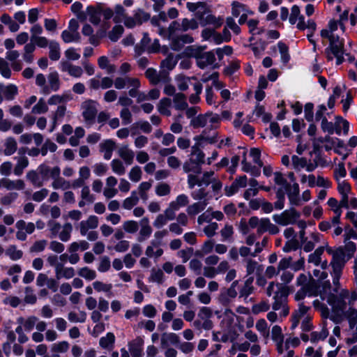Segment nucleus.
<instances>
[{"mask_svg":"<svg viewBox=\"0 0 357 357\" xmlns=\"http://www.w3.org/2000/svg\"><path fill=\"white\" fill-rule=\"evenodd\" d=\"M322 300H326L331 306L333 312L339 318L344 317L349 323L347 329V344L357 342V310L353 307L350 300V293L342 289L337 295L321 294Z\"/></svg>","mask_w":357,"mask_h":357,"instance_id":"1","label":"nucleus"},{"mask_svg":"<svg viewBox=\"0 0 357 357\" xmlns=\"http://www.w3.org/2000/svg\"><path fill=\"white\" fill-rule=\"evenodd\" d=\"M274 183L277 201L274 203V206L278 210H282L284 207L285 195H287L289 204L291 207L301 206V199L300 195L299 185L297 183L289 184L282 173L276 172L273 174Z\"/></svg>","mask_w":357,"mask_h":357,"instance_id":"2","label":"nucleus"},{"mask_svg":"<svg viewBox=\"0 0 357 357\" xmlns=\"http://www.w3.org/2000/svg\"><path fill=\"white\" fill-rule=\"evenodd\" d=\"M176 26H179V22L174 21L170 24L168 28V33L160 27H158V32L160 36L165 38L167 37L168 40L171 41L170 46L172 50L178 51L180 50L185 44L192 43L193 38L188 34L175 36L174 32Z\"/></svg>","mask_w":357,"mask_h":357,"instance_id":"3","label":"nucleus"},{"mask_svg":"<svg viewBox=\"0 0 357 357\" xmlns=\"http://www.w3.org/2000/svg\"><path fill=\"white\" fill-rule=\"evenodd\" d=\"M266 294L269 297L273 296L274 302L272 304V308L278 311L286 303L289 288L283 284L271 282L266 289Z\"/></svg>","mask_w":357,"mask_h":357,"instance_id":"4","label":"nucleus"},{"mask_svg":"<svg viewBox=\"0 0 357 357\" xmlns=\"http://www.w3.org/2000/svg\"><path fill=\"white\" fill-rule=\"evenodd\" d=\"M327 39L329 40V45L326 48L325 52L328 60L332 61L335 59V63L337 65L341 64L344 61V55L343 39H341L339 36H331V38Z\"/></svg>","mask_w":357,"mask_h":357,"instance_id":"5","label":"nucleus"},{"mask_svg":"<svg viewBox=\"0 0 357 357\" xmlns=\"http://www.w3.org/2000/svg\"><path fill=\"white\" fill-rule=\"evenodd\" d=\"M98 218L91 215L85 220H82L79 224V232L82 236H86L91 241H96L98 237L97 231H93L98 226Z\"/></svg>","mask_w":357,"mask_h":357,"instance_id":"6","label":"nucleus"},{"mask_svg":"<svg viewBox=\"0 0 357 357\" xmlns=\"http://www.w3.org/2000/svg\"><path fill=\"white\" fill-rule=\"evenodd\" d=\"M99 104L93 100H86L81 104L82 115L85 123L91 126L95 123Z\"/></svg>","mask_w":357,"mask_h":357,"instance_id":"7","label":"nucleus"},{"mask_svg":"<svg viewBox=\"0 0 357 357\" xmlns=\"http://www.w3.org/2000/svg\"><path fill=\"white\" fill-rule=\"evenodd\" d=\"M326 251L333 257L331 261L333 271H335L336 274L342 273V270L348 260L343 248L340 247L336 250H333L332 248L328 247Z\"/></svg>","mask_w":357,"mask_h":357,"instance_id":"8","label":"nucleus"},{"mask_svg":"<svg viewBox=\"0 0 357 357\" xmlns=\"http://www.w3.org/2000/svg\"><path fill=\"white\" fill-rule=\"evenodd\" d=\"M300 216V213L294 208L291 207L289 209L284 210L280 214L273 215V220L278 225L287 226L288 225L294 224Z\"/></svg>","mask_w":357,"mask_h":357,"instance_id":"9","label":"nucleus"},{"mask_svg":"<svg viewBox=\"0 0 357 357\" xmlns=\"http://www.w3.org/2000/svg\"><path fill=\"white\" fill-rule=\"evenodd\" d=\"M79 24L77 20L71 19L68 28L62 31L61 37L65 43H79L80 34L78 31Z\"/></svg>","mask_w":357,"mask_h":357,"instance_id":"10","label":"nucleus"},{"mask_svg":"<svg viewBox=\"0 0 357 357\" xmlns=\"http://www.w3.org/2000/svg\"><path fill=\"white\" fill-rule=\"evenodd\" d=\"M214 178V172L209 171L203 173L201 177L193 174L188 175V186L190 189H193L195 185L199 187H206L211 184Z\"/></svg>","mask_w":357,"mask_h":357,"instance_id":"11","label":"nucleus"},{"mask_svg":"<svg viewBox=\"0 0 357 357\" xmlns=\"http://www.w3.org/2000/svg\"><path fill=\"white\" fill-rule=\"evenodd\" d=\"M231 14L234 17H238L239 24H243L247 21L248 15L254 14L246 5L238 1H234L231 3Z\"/></svg>","mask_w":357,"mask_h":357,"instance_id":"12","label":"nucleus"},{"mask_svg":"<svg viewBox=\"0 0 357 357\" xmlns=\"http://www.w3.org/2000/svg\"><path fill=\"white\" fill-rule=\"evenodd\" d=\"M203 137L202 135H197L194 137L193 139L195 142V144L191 146V151L190 155V159L192 161L200 164L201 165L204 163V153L199 149L202 146V140Z\"/></svg>","mask_w":357,"mask_h":357,"instance_id":"13","label":"nucleus"},{"mask_svg":"<svg viewBox=\"0 0 357 357\" xmlns=\"http://www.w3.org/2000/svg\"><path fill=\"white\" fill-rule=\"evenodd\" d=\"M60 174L61 169L59 167H54V169L52 171V178L53 179L52 187L54 190H66L71 187L70 182L60 176Z\"/></svg>","mask_w":357,"mask_h":357,"instance_id":"14","label":"nucleus"},{"mask_svg":"<svg viewBox=\"0 0 357 357\" xmlns=\"http://www.w3.org/2000/svg\"><path fill=\"white\" fill-rule=\"evenodd\" d=\"M344 246L342 248L346 252L347 259H349L354 255L356 250V243L351 240H357V234L353 229H349L344 234Z\"/></svg>","mask_w":357,"mask_h":357,"instance_id":"15","label":"nucleus"},{"mask_svg":"<svg viewBox=\"0 0 357 357\" xmlns=\"http://www.w3.org/2000/svg\"><path fill=\"white\" fill-rule=\"evenodd\" d=\"M197 65L202 69L208 66H212L213 68L217 67L215 54L213 52H206L200 53L195 56Z\"/></svg>","mask_w":357,"mask_h":357,"instance_id":"16","label":"nucleus"},{"mask_svg":"<svg viewBox=\"0 0 357 357\" xmlns=\"http://www.w3.org/2000/svg\"><path fill=\"white\" fill-rule=\"evenodd\" d=\"M247 183L248 178L246 176L243 175L236 177L231 185L225 187V195L227 197L232 196L236 193L239 189L245 188L247 185Z\"/></svg>","mask_w":357,"mask_h":357,"instance_id":"17","label":"nucleus"},{"mask_svg":"<svg viewBox=\"0 0 357 357\" xmlns=\"http://www.w3.org/2000/svg\"><path fill=\"white\" fill-rule=\"evenodd\" d=\"M271 336L273 341L275 342L278 352L282 355L284 335L282 333V328L278 325H274L271 331Z\"/></svg>","mask_w":357,"mask_h":357,"instance_id":"18","label":"nucleus"},{"mask_svg":"<svg viewBox=\"0 0 357 357\" xmlns=\"http://www.w3.org/2000/svg\"><path fill=\"white\" fill-rule=\"evenodd\" d=\"M163 249L160 246V242L151 241L146 247L145 255L149 258L153 259L155 261L163 255Z\"/></svg>","mask_w":357,"mask_h":357,"instance_id":"19","label":"nucleus"},{"mask_svg":"<svg viewBox=\"0 0 357 357\" xmlns=\"http://www.w3.org/2000/svg\"><path fill=\"white\" fill-rule=\"evenodd\" d=\"M114 85L116 89L121 90L126 86L139 87L140 82L139 80L135 77H118L114 79Z\"/></svg>","mask_w":357,"mask_h":357,"instance_id":"20","label":"nucleus"},{"mask_svg":"<svg viewBox=\"0 0 357 357\" xmlns=\"http://www.w3.org/2000/svg\"><path fill=\"white\" fill-rule=\"evenodd\" d=\"M340 26L342 32L344 31V26L342 22H338L334 20L329 21L328 27L321 31V36L324 38H331V36H338L335 34V31L337 30L338 26Z\"/></svg>","mask_w":357,"mask_h":357,"instance_id":"21","label":"nucleus"},{"mask_svg":"<svg viewBox=\"0 0 357 357\" xmlns=\"http://www.w3.org/2000/svg\"><path fill=\"white\" fill-rule=\"evenodd\" d=\"M337 182V191L341 196V206H347L348 202V196L351 192V187L350 184L344 180H341Z\"/></svg>","mask_w":357,"mask_h":357,"instance_id":"22","label":"nucleus"},{"mask_svg":"<svg viewBox=\"0 0 357 357\" xmlns=\"http://www.w3.org/2000/svg\"><path fill=\"white\" fill-rule=\"evenodd\" d=\"M80 198L81 199L78 203L79 208H82L86 204H92L96 199L95 195L91 193L90 188L88 185L81 189Z\"/></svg>","mask_w":357,"mask_h":357,"instance_id":"23","label":"nucleus"},{"mask_svg":"<svg viewBox=\"0 0 357 357\" xmlns=\"http://www.w3.org/2000/svg\"><path fill=\"white\" fill-rule=\"evenodd\" d=\"M140 225L141 229L139 230L138 241L139 242H142L150 237L152 233V228L149 225V220L148 218H143L140 221Z\"/></svg>","mask_w":357,"mask_h":357,"instance_id":"24","label":"nucleus"},{"mask_svg":"<svg viewBox=\"0 0 357 357\" xmlns=\"http://www.w3.org/2000/svg\"><path fill=\"white\" fill-rule=\"evenodd\" d=\"M247 153L248 151L243 150V159L241 162L242 171L250 174L253 176H258L260 175L261 171L260 167L258 168L252 166L250 163L247 161Z\"/></svg>","mask_w":357,"mask_h":357,"instance_id":"25","label":"nucleus"},{"mask_svg":"<svg viewBox=\"0 0 357 357\" xmlns=\"http://www.w3.org/2000/svg\"><path fill=\"white\" fill-rule=\"evenodd\" d=\"M72 99L69 92H64L62 94H54L49 98L47 104L49 105H61Z\"/></svg>","mask_w":357,"mask_h":357,"instance_id":"26","label":"nucleus"},{"mask_svg":"<svg viewBox=\"0 0 357 357\" xmlns=\"http://www.w3.org/2000/svg\"><path fill=\"white\" fill-rule=\"evenodd\" d=\"M118 154L127 165L133 162L135 153L128 145L121 146L118 150Z\"/></svg>","mask_w":357,"mask_h":357,"instance_id":"27","label":"nucleus"},{"mask_svg":"<svg viewBox=\"0 0 357 357\" xmlns=\"http://www.w3.org/2000/svg\"><path fill=\"white\" fill-rule=\"evenodd\" d=\"M86 14L88 16L89 20L93 25H98L100 24L101 17L100 6H98L97 8L93 6L87 7L86 10Z\"/></svg>","mask_w":357,"mask_h":357,"instance_id":"28","label":"nucleus"},{"mask_svg":"<svg viewBox=\"0 0 357 357\" xmlns=\"http://www.w3.org/2000/svg\"><path fill=\"white\" fill-rule=\"evenodd\" d=\"M208 202L207 199L203 201H198L195 202L187 207L186 212L190 216H195L199 213L204 211Z\"/></svg>","mask_w":357,"mask_h":357,"instance_id":"29","label":"nucleus"},{"mask_svg":"<svg viewBox=\"0 0 357 357\" xmlns=\"http://www.w3.org/2000/svg\"><path fill=\"white\" fill-rule=\"evenodd\" d=\"M55 275L58 280L61 278H66L68 280L75 276V272L73 267H65L61 264L57 266Z\"/></svg>","mask_w":357,"mask_h":357,"instance_id":"30","label":"nucleus"},{"mask_svg":"<svg viewBox=\"0 0 357 357\" xmlns=\"http://www.w3.org/2000/svg\"><path fill=\"white\" fill-rule=\"evenodd\" d=\"M14 159L17 161L16 165L14 167V174L16 176H21L29 164V159L24 155L16 156Z\"/></svg>","mask_w":357,"mask_h":357,"instance_id":"31","label":"nucleus"},{"mask_svg":"<svg viewBox=\"0 0 357 357\" xmlns=\"http://www.w3.org/2000/svg\"><path fill=\"white\" fill-rule=\"evenodd\" d=\"M1 182V186L4 187L8 190H21L25 188V183L21 179L13 181L8 178H3Z\"/></svg>","mask_w":357,"mask_h":357,"instance_id":"32","label":"nucleus"},{"mask_svg":"<svg viewBox=\"0 0 357 357\" xmlns=\"http://www.w3.org/2000/svg\"><path fill=\"white\" fill-rule=\"evenodd\" d=\"M309 307L305 306L303 303H300L298 305V308L296 310L292 315V325L291 328H296L300 320L303 319L305 317V314L308 310Z\"/></svg>","mask_w":357,"mask_h":357,"instance_id":"33","label":"nucleus"},{"mask_svg":"<svg viewBox=\"0 0 357 357\" xmlns=\"http://www.w3.org/2000/svg\"><path fill=\"white\" fill-rule=\"evenodd\" d=\"M128 349L132 357H142L143 351V341L137 339L128 343Z\"/></svg>","mask_w":357,"mask_h":357,"instance_id":"34","label":"nucleus"},{"mask_svg":"<svg viewBox=\"0 0 357 357\" xmlns=\"http://www.w3.org/2000/svg\"><path fill=\"white\" fill-rule=\"evenodd\" d=\"M115 142L112 139H107L100 144V150L104 153V158L109 160L115 148Z\"/></svg>","mask_w":357,"mask_h":357,"instance_id":"35","label":"nucleus"},{"mask_svg":"<svg viewBox=\"0 0 357 357\" xmlns=\"http://www.w3.org/2000/svg\"><path fill=\"white\" fill-rule=\"evenodd\" d=\"M179 341V337L176 333H163L161 337V347L162 348H166L170 344L177 345Z\"/></svg>","mask_w":357,"mask_h":357,"instance_id":"36","label":"nucleus"},{"mask_svg":"<svg viewBox=\"0 0 357 357\" xmlns=\"http://www.w3.org/2000/svg\"><path fill=\"white\" fill-rule=\"evenodd\" d=\"M3 153L5 155L9 156L14 154L17 149V143L16 140L12 137H7L4 141Z\"/></svg>","mask_w":357,"mask_h":357,"instance_id":"37","label":"nucleus"},{"mask_svg":"<svg viewBox=\"0 0 357 357\" xmlns=\"http://www.w3.org/2000/svg\"><path fill=\"white\" fill-rule=\"evenodd\" d=\"M40 173L38 171L31 170L26 173V178L28 181H29L31 184L36 187H41L44 184L43 178H42L39 176Z\"/></svg>","mask_w":357,"mask_h":357,"instance_id":"38","label":"nucleus"},{"mask_svg":"<svg viewBox=\"0 0 357 357\" xmlns=\"http://www.w3.org/2000/svg\"><path fill=\"white\" fill-rule=\"evenodd\" d=\"M62 70L67 72L70 76L74 77H80L83 74V70L80 66H74L66 63L63 65Z\"/></svg>","mask_w":357,"mask_h":357,"instance_id":"39","label":"nucleus"},{"mask_svg":"<svg viewBox=\"0 0 357 357\" xmlns=\"http://www.w3.org/2000/svg\"><path fill=\"white\" fill-rule=\"evenodd\" d=\"M183 169L184 172L188 174L192 173L199 174L202 171L201 165L192 161L190 158L184 162Z\"/></svg>","mask_w":357,"mask_h":357,"instance_id":"40","label":"nucleus"},{"mask_svg":"<svg viewBox=\"0 0 357 357\" xmlns=\"http://www.w3.org/2000/svg\"><path fill=\"white\" fill-rule=\"evenodd\" d=\"M0 93H3L8 100H12L17 93V88L14 84L4 86L0 84Z\"/></svg>","mask_w":357,"mask_h":357,"instance_id":"41","label":"nucleus"},{"mask_svg":"<svg viewBox=\"0 0 357 357\" xmlns=\"http://www.w3.org/2000/svg\"><path fill=\"white\" fill-rule=\"evenodd\" d=\"M49 56L52 61H58L61 56V49L58 42L51 40L49 43Z\"/></svg>","mask_w":357,"mask_h":357,"instance_id":"42","label":"nucleus"},{"mask_svg":"<svg viewBox=\"0 0 357 357\" xmlns=\"http://www.w3.org/2000/svg\"><path fill=\"white\" fill-rule=\"evenodd\" d=\"M50 93L52 91H57L60 88V81L57 73H52L47 77Z\"/></svg>","mask_w":357,"mask_h":357,"instance_id":"43","label":"nucleus"},{"mask_svg":"<svg viewBox=\"0 0 357 357\" xmlns=\"http://www.w3.org/2000/svg\"><path fill=\"white\" fill-rule=\"evenodd\" d=\"M36 84L40 87V93L43 95L50 94L49 86L46 84V78L44 75L40 73L36 77Z\"/></svg>","mask_w":357,"mask_h":357,"instance_id":"44","label":"nucleus"},{"mask_svg":"<svg viewBox=\"0 0 357 357\" xmlns=\"http://www.w3.org/2000/svg\"><path fill=\"white\" fill-rule=\"evenodd\" d=\"M172 104V101L169 98H162L159 104L158 105V109L159 112L162 114L166 115V116H170L171 112H170V106Z\"/></svg>","mask_w":357,"mask_h":357,"instance_id":"45","label":"nucleus"},{"mask_svg":"<svg viewBox=\"0 0 357 357\" xmlns=\"http://www.w3.org/2000/svg\"><path fill=\"white\" fill-rule=\"evenodd\" d=\"M48 111V104L44 98H40L37 103L32 107L31 112L34 114H45Z\"/></svg>","mask_w":357,"mask_h":357,"instance_id":"46","label":"nucleus"},{"mask_svg":"<svg viewBox=\"0 0 357 357\" xmlns=\"http://www.w3.org/2000/svg\"><path fill=\"white\" fill-rule=\"evenodd\" d=\"M86 319V314L84 311L70 312L68 319L73 323H84Z\"/></svg>","mask_w":357,"mask_h":357,"instance_id":"47","label":"nucleus"},{"mask_svg":"<svg viewBox=\"0 0 357 357\" xmlns=\"http://www.w3.org/2000/svg\"><path fill=\"white\" fill-rule=\"evenodd\" d=\"M277 46L278 47V50H279V52L280 54L281 61L284 64H287L290 60V55L289 53V47H287V45L285 43H284L282 41L278 42Z\"/></svg>","mask_w":357,"mask_h":357,"instance_id":"48","label":"nucleus"},{"mask_svg":"<svg viewBox=\"0 0 357 357\" xmlns=\"http://www.w3.org/2000/svg\"><path fill=\"white\" fill-rule=\"evenodd\" d=\"M174 107L178 110L185 109L188 107L185 96L181 93H178L174 95Z\"/></svg>","mask_w":357,"mask_h":357,"instance_id":"49","label":"nucleus"},{"mask_svg":"<svg viewBox=\"0 0 357 357\" xmlns=\"http://www.w3.org/2000/svg\"><path fill=\"white\" fill-rule=\"evenodd\" d=\"M73 226L70 223L64 224L59 233V238L61 241L66 242L70 238Z\"/></svg>","mask_w":357,"mask_h":357,"instance_id":"50","label":"nucleus"},{"mask_svg":"<svg viewBox=\"0 0 357 357\" xmlns=\"http://www.w3.org/2000/svg\"><path fill=\"white\" fill-rule=\"evenodd\" d=\"M138 202L139 198L136 191H132L130 196L124 199L123 207L126 210H130L137 204Z\"/></svg>","mask_w":357,"mask_h":357,"instance_id":"51","label":"nucleus"},{"mask_svg":"<svg viewBox=\"0 0 357 357\" xmlns=\"http://www.w3.org/2000/svg\"><path fill=\"white\" fill-rule=\"evenodd\" d=\"M126 16V13L124 8L120 4L116 5L114 9V22L118 24L123 22Z\"/></svg>","mask_w":357,"mask_h":357,"instance_id":"52","label":"nucleus"},{"mask_svg":"<svg viewBox=\"0 0 357 357\" xmlns=\"http://www.w3.org/2000/svg\"><path fill=\"white\" fill-rule=\"evenodd\" d=\"M151 39L147 33H144L143 38L140 41L139 46L135 47V51L138 54H140L143 52H147L149 53V47H150Z\"/></svg>","mask_w":357,"mask_h":357,"instance_id":"53","label":"nucleus"},{"mask_svg":"<svg viewBox=\"0 0 357 357\" xmlns=\"http://www.w3.org/2000/svg\"><path fill=\"white\" fill-rule=\"evenodd\" d=\"M165 275L163 271L160 269L153 268L151 271L149 281L150 282H155L162 284L164 281Z\"/></svg>","mask_w":357,"mask_h":357,"instance_id":"54","label":"nucleus"},{"mask_svg":"<svg viewBox=\"0 0 357 357\" xmlns=\"http://www.w3.org/2000/svg\"><path fill=\"white\" fill-rule=\"evenodd\" d=\"M98 63L99 67L102 70H105L107 73H113L116 70L115 66L109 63L107 56H100L98 59Z\"/></svg>","mask_w":357,"mask_h":357,"instance_id":"55","label":"nucleus"},{"mask_svg":"<svg viewBox=\"0 0 357 357\" xmlns=\"http://www.w3.org/2000/svg\"><path fill=\"white\" fill-rule=\"evenodd\" d=\"M324 250L323 246L317 248L313 253L310 254L308 257V262L313 264L315 266L319 265L321 262V256L322 255Z\"/></svg>","mask_w":357,"mask_h":357,"instance_id":"56","label":"nucleus"},{"mask_svg":"<svg viewBox=\"0 0 357 357\" xmlns=\"http://www.w3.org/2000/svg\"><path fill=\"white\" fill-rule=\"evenodd\" d=\"M93 289L97 292H104L106 294L111 293L112 284L110 283H104L101 281L96 280L92 283Z\"/></svg>","mask_w":357,"mask_h":357,"instance_id":"57","label":"nucleus"},{"mask_svg":"<svg viewBox=\"0 0 357 357\" xmlns=\"http://www.w3.org/2000/svg\"><path fill=\"white\" fill-rule=\"evenodd\" d=\"M214 242L212 240L206 241L202 245L201 250L195 252L196 256L202 257L212 252L214 249Z\"/></svg>","mask_w":357,"mask_h":357,"instance_id":"58","label":"nucleus"},{"mask_svg":"<svg viewBox=\"0 0 357 357\" xmlns=\"http://www.w3.org/2000/svg\"><path fill=\"white\" fill-rule=\"evenodd\" d=\"M291 165L296 172H299L307 166V159L294 155L291 157Z\"/></svg>","mask_w":357,"mask_h":357,"instance_id":"59","label":"nucleus"},{"mask_svg":"<svg viewBox=\"0 0 357 357\" xmlns=\"http://www.w3.org/2000/svg\"><path fill=\"white\" fill-rule=\"evenodd\" d=\"M256 329L264 337H268L269 336L268 326L266 321L264 319H259L255 325Z\"/></svg>","mask_w":357,"mask_h":357,"instance_id":"60","label":"nucleus"},{"mask_svg":"<svg viewBox=\"0 0 357 357\" xmlns=\"http://www.w3.org/2000/svg\"><path fill=\"white\" fill-rule=\"evenodd\" d=\"M334 178L337 181L342 180L347 175V170L343 162L337 164L333 169Z\"/></svg>","mask_w":357,"mask_h":357,"instance_id":"61","label":"nucleus"},{"mask_svg":"<svg viewBox=\"0 0 357 357\" xmlns=\"http://www.w3.org/2000/svg\"><path fill=\"white\" fill-rule=\"evenodd\" d=\"M6 255L13 261H17L22 257L23 252L17 250L16 246L10 245L6 250Z\"/></svg>","mask_w":357,"mask_h":357,"instance_id":"62","label":"nucleus"},{"mask_svg":"<svg viewBox=\"0 0 357 357\" xmlns=\"http://www.w3.org/2000/svg\"><path fill=\"white\" fill-rule=\"evenodd\" d=\"M188 202V197L185 194H181L176 197L175 200L172 201L170 203L172 206L176 207V209L178 211L181 208L187 206Z\"/></svg>","mask_w":357,"mask_h":357,"instance_id":"63","label":"nucleus"},{"mask_svg":"<svg viewBox=\"0 0 357 357\" xmlns=\"http://www.w3.org/2000/svg\"><path fill=\"white\" fill-rule=\"evenodd\" d=\"M111 167L113 172L119 176H122L126 173V167L123 163L119 159L112 160Z\"/></svg>","mask_w":357,"mask_h":357,"instance_id":"64","label":"nucleus"}]
</instances>
